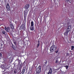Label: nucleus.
I'll return each instance as SVG.
<instances>
[{"label":"nucleus","instance_id":"nucleus-1","mask_svg":"<svg viewBox=\"0 0 74 74\" xmlns=\"http://www.w3.org/2000/svg\"><path fill=\"white\" fill-rule=\"evenodd\" d=\"M71 29V26L69 25L67 27V29H66V31L65 33H64V34L65 36H67L68 35V33L70 31V29Z\"/></svg>","mask_w":74,"mask_h":74},{"label":"nucleus","instance_id":"nucleus-2","mask_svg":"<svg viewBox=\"0 0 74 74\" xmlns=\"http://www.w3.org/2000/svg\"><path fill=\"white\" fill-rule=\"evenodd\" d=\"M56 48H57L56 46L55 45H53L50 47V51L52 52V51H54L55 50H56Z\"/></svg>","mask_w":74,"mask_h":74},{"label":"nucleus","instance_id":"nucleus-3","mask_svg":"<svg viewBox=\"0 0 74 74\" xmlns=\"http://www.w3.org/2000/svg\"><path fill=\"white\" fill-rule=\"evenodd\" d=\"M37 73H40L41 72V66H39L36 69Z\"/></svg>","mask_w":74,"mask_h":74},{"label":"nucleus","instance_id":"nucleus-4","mask_svg":"<svg viewBox=\"0 0 74 74\" xmlns=\"http://www.w3.org/2000/svg\"><path fill=\"white\" fill-rule=\"evenodd\" d=\"M29 7H30V5L29 4H27L25 6L24 8L25 10H27Z\"/></svg>","mask_w":74,"mask_h":74},{"label":"nucleus","instance_id":"nucleus-5","mask_svg":"<svg viewBox=\"0 0 74 74\" xmlns=\"http://www.w3.org/2000/svg\"><path fill=\"white\" fill-rule=\"evenodd\" d=\"M6 9L8 11H10V7L9 5V4L7 3V5L6 6Z\"/></svg>","mask_w":74,"mask_h":74},{"label":"nucleus","instance_id":"nucleus-6","mask_svg":"<svg viewBox=\"0 0 74 74\" xmlns=\"http://www.w3.org/2000/svg\"><path fill=\"white\" fill-rule=\"evenodd\" d=\"M23 12L24 15H27V13H28V10H25Z\"/></svg>","mask_w":74,"mask_h":74},{"label":"nucleus","instance_id":"nucleus-7","mask_svg":"<svg viewBox=\"0 0 74 74\" xmlns=\"http://www.w3.org/2000/svg\"><path fill=\"white\" fill-rule=\"evenodd\" d=\"M20 29L21 30H24V25H22L20 27Z\"/></svg>","mask_w":74,"mask_h":74},{"label":"nucleus","instance_id":"nucleus-8","mask_svg":"<svg viewBox=\"0 0 74 74\" xmlns=\"http://www.w3.org/2000/svg\"><path fill=\"white\" fill-rule=\"evenodd\" d=\"M1 68L2 69H5V70H7V68L6 67H5V65H2L1 66Z\"/></svg>","mask_w":74,"mask_h":74},{"label":"nucleus","instance_id":"nucleus-9","mask_svg":"<svg viewBox=\"0 0 74 74\" xmlns=\"http://www.w3.org/2000/svg\"><path fill=\"white\" fill-rule=\"evenodd\" d=\"M52 69H50L49 72H48L47 74H52Z\"/></svg>","mask_w":74,"mask_h":74},{"label":"nucleus","instance_id":"nucleus-10","mask_svg":"<svg viewBox=\"0 0 74 74\" xmlns=\"http://www.w3.org/2000/svg\"><path fill=\"white\" fill-rule=\"evenodd\" d=\"M12 47L14 49H15V50L16 49V46H14V45H12Z\"/></svg>","mask_w":74,"mask_h":74},{"label":"nucleus","instance_id":"nucleus-11","mask_svg":"<svg viewBox=\"0 0 74 74\" xmlns=\"http://www.w3.org/2000/svg\"><path fill=\"white\" fill-rule=\"evenodd\" d=\"M39 45H40V41H39V40H38V44H37V47L38 48V47H39Z\"/></svg>","mask_w":74,"mask_h":74},{"label":"nucleus","instance_id":"nucleus-12","mask_svg":"<svg viewBox=\"0 0 74 74\" xmlns=\"http://www.w3.org/2000/svg\"><path fill=\"white\" fill-rule=\"evenodd\" d=\"M12 29H14V26L12 24L10 25Z\"/></svg>","mask_w":74,"mask_h":74},{"label":"nucleus","instance_id":"nucleus-13","mask_svg":"<svg viewBox=\"0 0 74 74\" xmlns=\"http://www.w3.org/2000/svg\"><path fill=\"white\" fill-rule=\"evenodd\" d=\"M30 29L31 30H34V27L31 26L30 27Z\"/></svg>","mask_w":74,"mask_h":74},{"label":"nucleus","instance_id":"nucleus-14","mask_svg":"<svg viewBox=\"0 0 74 74\" xmlns=\"http://www.w3.org/2000/svg\"><path fill=\"white\" fill-rule=\"evenodd\" d=\"M31 25L32 27H33L34 26L33 22L32 21L31 23Z\"/></svg>","mask_w":74,"mask_h":74},{"label":"nucleus","instance_id":"nucleus-15","mask_svg":"<svg viewBox=\"0 0 74 74\" xmlns=\"http://www.w3.org/2000/svg\"><path fill=\"white\" fill-rule=\"evenodd\" d=\"M5 30H6V32H8V29H7V28L6 27H5Z\"/></svg>","mask_w":74,"mask_h":74},{"label":"nucleus","instance_id":"nucleus-16","mask_svg":"<svg viewBox=\"0 0 74 74\" xmlns=\"http://www.w3.org/2000/svg\"><path fill=\"white\" fill-rule=\"evenodd\" d=\"M71 50H73V49H74V46H72L71 47Z\"/></svg>","mask_w":74,"mask_h":74},{"label":"nucleus","instance_id":"nucleus-17","mask_svg":"<svg viewBox=\"0 0 74 74\" xmlns=\"http://www.w3.org/2000/svg\"><path fill=\"white\" fill-rule=\"evenodd\" d=\"M26 16H27V15H25L24 14V19L26 18Z\"/></svg>","mask_w":74,"mask_h":74},{"label":"nucleus","instance_id":"nucleus-18","mask_svg":"<svg viewBox=\"0 0 74 74\" xmlns=\"http://www.w3.org/2000/svg\"><path fill=\"white\" fill-rule=\"evenodd\" d=\"M55 63H59V61H58V60H56Z\"/></svg>","mask_w":74,"mask_h":74},{"label":"nucleus","instance_id":"nucleus-19","mask_svg":"<svg viewBox=\"0 0 74 74\" xmlns=\"http://www.w3.org/2000/svg\"><path fill=\"white\" fill-rule=\"evenodd\" d=\"M64 67H66V69H68V67H69V66L67 65H66V66H65Z\"/></svg>","mask_w":74,"mask_h":74},{"label":"nucleus","instance_id":"nucleus-20","mask_svg":"<svg viewBox=\"0 0 74 74\" xmlns=\"http://www.w3.org/2000/svg\"><path fill=\"white\" fill-rule=\"evenodd\" d=\"M25 71V69H23L22 73H24Z\"/></svg>","mask_w":74,"mask_h":74},{"label":"nucleus","instance_id":"nucleus-21","mask_svg":"<svg viewBox=\"0 0 74 74\" xmlns=\"http://www.w3.org/2000/svg\"><path fill=\"white\" fill-rule=\"evenodd\" d=\"M70 0H66V2H67V3H69V2L70 1Z\"/></svg>","mask_w":74,"mask_h":74},{"label":"nucleus","instance_id":"nucleus-22","mask_svg":"<svg viewBox=\"0 0 74 74\" xmlns=\"http://www.w3.org/2000/svg\"><path fill=\"white\" fill-rule=\"evenodd\" d=\"M29 72H28L27 74H30V73H31V71H29Z\"/></svg>","mask_w":74,"mask_h":74},{"label":"nucleus","instance_id":"nucleus-23","mask_svg":"<svg viewBox=\"0 0 74 74\" xmlns=\"http://www.w3.org/2000/svg\"><path fill=\"white\" fill-rule=\"evenodd\" d=\"M43 34V35H44V34H45V33H44V32H43L42 34Z\"/></svg>","mask_w":74,"mask_h":74},{"label":"nucleus","instance_id":"nucleus-24","mask_svg":"<svg viewBox=\"0 0 74 74\" xmlns=\"http://www.w3.org/2000/svg\"><path fill=\"white\" fill-rule=\"evenodd\" d=\"M14 74H16V71H14Z\"/></svg>","mask_w":74,"mask_h":74},{"label":"nucleus","instance_id":"nucleus-25","mask_svg":"<svg viewBox=\"0 0 74 74\" xmlns=\"http://www.w3.org/2000/svg\"><path fill=\"white\" fill-rule=\"evenodd\" d=\"M2 33L3 34H4V33H5V32H4V31L2 32Z\"/></svg>","mask_w":74,"mask_h":74},{"label":"nucleus","instance_id":"nucleus-26","mask_svg":"<svg viewBox=\"0 0 74 74\" xmlns=\"http://www.w3.org/2000/svg\"><path fill=\"white\" fill-rule=\"evenodd\" d=\"M45 64H47V62H45Z\"/></svg>","mask_w":74,"mask_h":74},{"label":"nucleus","instance_id":"nucleus-27","mask_svg":"<svg viewBox=\"0 0 74 74\" xmlns=\"http://www.w3.org/2000/svg\"><path fill=\"white\" fill-rule=\"evenodd\" d=\"M0 21H3V19H1V20H0Z\"/></svg>","mask_w":74,"mask_h":74},{"label":"nucleus","instance_id":"nucleus-28","mask_svg":"<svg viewBox=\"0 0 74 74\" xmlns=\"http://www.w3.org/2000/svg\"><path fill=\"white\" fill-rule=\"evenodd\" d=\"M14 43L15 45H16V42H14Z\"/></svg>","mask_w":74,"mask_h":74},{"label":"nucleus","instance_id":"nucleus-29","mask_svg":"<svg viewBox=\"0 0 74 74\" xmlns=\"http://www.w3.org/2000/svg\"><path fill=\"white\" fill-rule=\"evenodd\" d=\"M58 51H56V53H58Z\"/></svg>","mask_w":74,"mask_h":74},{"label":"nucleus","instance_id":"nucleus-30","mask_svg":"<svg viewBox=\"0 0 74 74\" xmlns=\"http://www.w3.org/2000/svg\"><path fill=\"white\" fill-rule=\"evenodd\" d=\"M10 29V28L8 27H7V29H8H8Z\"/></svg>","mask_w":74,"mask_h":74},{"label":"nucleus","instance_id":"nucleus-31","mask_svg":"<svg viewBox=\"0 0 74 74\" xmlns=\"http://www.w3.org/2000/svg\"><path fill=\"white\" fill-rule=\"evenodd\" d=\"M20 74H23V73H20Z\"/></svg>","mask_w":74,"mask_h":74},{"label":"nucleus","instance_id":"nucleus-32","mask_svg":"<svg viewBox=\"0 0 74 74\" xmlns=\"http://www.w3.org/2000/svg\"><path fill=\"white\" fill-rule=\"evenodd\" d=\"M69 1V3H71V1Z\"/></svg>","mask_w":74,"mask_h":74},{"label":"nucleus","instance_id":"nucleus-33","mask_svg":"<svg viewBox=\"0 0 74 74\" xmlns=\"http://www.w3.org/2000/svg\"><path fill=\"white\" fill-rule=\"evenodd\" d=\"M29 16H28V18H29Z\"/></svg>","mask_w":74,"mask_h":74},{"label":"nucleus","instance_id":"nucleus-34","mask_svg":"<svg viewBox=\"0 0 74 74\" xmlns=\"http://www.w3.org/2000/svg\"><path fill=\"white\" fill-rule=\"evenodd\" d=\"M11 62H12V60H11Z\"/></svg>","mask_w":74,"mask_h":74},{"label":"nucleus","instance_id":"nucleus-35","mask_svg":"<svg viewBox=\"0 0 74 74\" xmlns=\"http://www.w3.org/2000/svg\"><path fill=\"white\" fill-rule=\"evenodd\" d=\"M18 35H20V34H18Z\"/></svg>","mask_w":74,"mask_h":74},{"label":"nucleus","instance_id":"nucleus-36","mask_svg":"<svg viewBox=\"0 0 74 74\" xmlns=\"http://www.w3.org/2000/svg\"><path fill=\"white\" fill-rule=\"evenodd\" d=\"M71 54H72V53H71Z\"/></svg>","mask_w":74,"mask_h":74}]
</instances>
